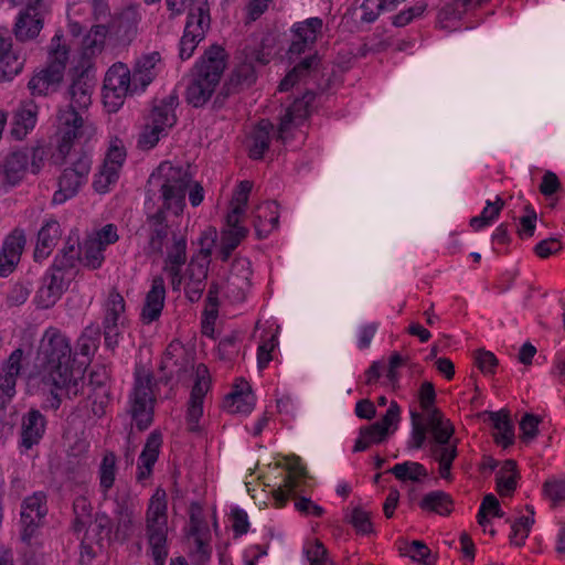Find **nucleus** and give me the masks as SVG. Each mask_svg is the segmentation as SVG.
<instances>
[{
    "label": "nucleus",
    "instance_id": "nucleus-55",
    "mask_svg": "<svg viewBox=\"0 0 565 565\" xmlns=\"http://www.w3.org/2000/svg\"><path fill=\"white\" fill-rule=\"evenodd\" d=\"M534 524V518L532 516H520L512 525V533L510 535V542L515 546H522L527 539L531 527Z\"/></svg>",
    "mask_w": 565,
    "mask_h": 565
},
{
    "label": "nucleus",
    "instance_id": "nucleus-43",
    "mask_svg": "<svg viewBox=\"0 0 565 565\" xmlns=\"http://www.w3.org/2000/svg\"><path fill=\"white\" fill-rule=\"evenodd\" d=\"M247 233V228H226L222 232L220 245V258L222 262H226L230 258L232 252L246 237Z\"/></svg>",
    "mask_w": 565,
    "mask_h": 565
},
{
    "label": "nucleus",
    "instance_id": "nucleus-16",
    "mask_svg": "<svg viewBox=\"0 0 565 565\" xmlns=\"http://www.w3.org/2000/svg\"><path fill=\"white\" fill-rule=\"evenodd\" d=\"M81 255L82 245L79 243V237L77 235H70L63 247L56 254L50 269L73 280L78 273Z\"/></svg>",
    "mask_w": 565,
    "mask_h": 565
},
{
    "label": "nucleus",
    "instance_id": "nucleus-33",
    "mask_svg": "<svg viewBox=\"0 0 565 565\" xmlns=\"http://www.w3.org/2000/svg\"><path fill=\"white\" fill-rule=\"evenodd\" d=\"M489 420L493 424L497 434H494V440L498 445L503 448H508L514 441V428L509 417V413L505 411L500 412H484Z\"/></svg>",
    "mask_w": 565,
    "mask_h": 565
},
{
    "label": "nucleus",
    "instance_id": "nucleus-53",
    "mask_svg": "<svg viewBox=\"0 0 565 565\" xmlns=\"http://www.w3.org/2000/svg\"><path fill=\"white\" fill-rule=\"evenodd\" d=\"M226 396H231V398L243 396V398L245 399H243L241 411H243L244 413H252L255 407L256 397L253 394L250 385L244 379L237 380L236 383L233 385L232 392L228 393Z\"/></svg>",
    "mask_w": 565,
    "mask_h": 565
},
{
    "label": "nucleus",
    "instance_id": "nucleus-52",
    "mask_svg": "<svg viewBox=\"0 0 565 565\" xmlns=\"http://www.w3.org/2000/svg\"><path fill=\"white\" fill-rule=\"evenodd\" d=\"M226 396H231V398L243 396V398L245 399H243L241 411H243L244 413H252L255 407L256 397L253 394L250 385L244 379L237 380L236 383L233 385L232 392L228 393Z\"/></svg>",
    "mask_w": 565,
    "mask_h": 565
},
{
    "label": "nucleus",
    "instance_id": "nucleus-26",
    "mask_svg": "<svg viewBox=\"0 0 565 565\" xmlns=\"http://www.w3.org/2000/svg\"><path fill=\"white\" fill-rule=\"evenodd\" d=\"M161 445L162 435L158 430L150 433L138 459L137 481L142 482L151 476Z\"/></svg>",
    "mask_w": 565,
    "mask_h": 565
},
{
    "label": "nucleus",
    "instance_id": "nucleus-17",
    "mask_svg": "<svg viewBox=\"0 0 565 565\" xmlns=\"http://www.w3.org/2000/svg\"><path fill=\"white\" fill-rule=\"evenodd\" d=\"M25 58L13 47L12 38L6 28H0V81H10L24 66Z\"/></svg>",
    "mask_w": 565,
    "mask_h": 565
},
{
    "label": "nucleus",
    "instance_id": "nucleus-7",
    "mask_svg": "<svg viewBox=\"0 0 565 565\" xmlns=\"http://www.w3.org/2000/svg\"><path fill=\"white\" fill-rule=\"evenodd\" d=\"M167 493L158 488L149 500L146 512V537L156 565H164L168 557Z\"/></svg>",
    "mask_w": 565,
    "mask_h": 565
},
{
    "label": "nucleus",
    "instance_id": "nucleus-22",
    "mask_svg": "<svg viewBox=\"0 0 565 565\" xmlns=\"http://www.w3.org/2000/svg\"><path fill=\"white\" fill-rule=\"evenodd\" d=\"M25 235L14 230L3 242L0 250V276L8 277L15 269L25 245Z\"/></svg>",
    "mask_w": 565,
    "mask_h": 565
},
{
    "label": "nucleus",
    "instance_id": "nucleus-47",
    "mask_svg": "<svg viewBox=\"0 0 565 565\" xmlns=\"http://www.w3.org/2000/svg\"><path fill=\"white\" fill-rule=\"evenodd\" d=\"M99 375L97 373L92 372L89 374V380L86 382L85 377H74V381H81L78 388V394L86 395L88 399L93 398V396L98 397H107V387L105 383L98 379Z\"/></svg>",
    "mask_w": 565,
    "mask_h": 565
},
{
    "label": "nucleus",
    "instance_id": "nucleus-10",
    "mask_svg": "<svg viewBox=\"0 0 565 565\" xmlns=\"http://www.w3.org/2000/svg\"><path fill=\"white\" fill-rule=\"evenodd\" d=\"M46 157L47 150L43 146L11 151L0 166L4 181L15 185L25 177L29 170L34 174L39 173Z\"/></svg>",
    "mask_w": 565,
    "mask_h": 565
},
{
    "label": "nucleus",
    "instance_id": "nucleus-23",
    "mask_svg": "<svg viewBox=\"0 0 565 565\" xmlns=\"http://www.w3.org/2000/svg\"><path fill=\"white\" fill-rule=\"evenodd\" d=\"M166 300L164 279L161 276L152 278L151 288L146 295L145 303L141 310V320L150 324L161 316Z\"/></svg>",
    "mask_w": 565,
    "mask_h": 565
},
{
    "label": "nucleus",
    "instance_id": "nucleus-21",
    "mask_svg": "<svg viewBox=\"0 0 565 565\" xmlns=\"http://www.w3.org/2000/svg\"><path fill=\"white\" fill-rule=\"evenodd\" d=\"M316 98V93L307 90L300 98H296L294 103L286 109L285 115L280 118L277 139L285 141L286 132L292 125L301 124L310 113V106Z\"/></svg>",
    "mask_w": 565,
    "mask_h": 565
},
{
    "label": "nucleus",
    "instance_id": "nucleus-13",
    "mask_svg": "<svg viewBox=\"0 0 565 565\" xmlns=\"http://www.w3.org/2000/svg\"><path fill=\"white\" fill-rule=\"evenodd\" d=\"M24 352L18 348L0 366V412L4 411L15 395L18 376L22 369Z\"/></svg>",
    "mask_w": 565,
    "mask_h": 565
},
{
    "label": "nucleus",
    "instance_id": "nucleus-3",
    "mask_svg": "<svg viewBox=\"0 0 565 565\" xmlns=\"http://www.w3.org/2000/svg\"><path fill=\"white\" fill-rule=\"evenodd\" d=\"M93 84L87 75L79 74L68 88L70 104L57 113V152L65 159L75 139H89L95 128L88 121L86 113L92 104Z\"/></svg>",
    "mask_w": 565,
    "mask_h": 565
},
{
    "label": "nucleus",
    "instance_id": "nucleus-28",
    "mask_svg": "<svg viewBox=\"0 0 565 565\" xmlns=\"http://www.w3.org/2000/svg\"><path fill=\"white\" fill-rule=\"evenodd\" d=\"M191 366L192 359L184 347L179 341H172L163 353L160 370H169L171 374L175 373L180 376L182 373L188 372Z\"/></svg>",
    "mask_w": 565,
    "mask_h": 565
},
{
    "label": "nucleus",
    "instance_id": "nucleus-29",
    "mask_svg": "<svg viewBox=\"0 0 565 565\" xmlns=\"http://www.w3.org/2000/svg\"><path fill=\"white\" fill-rule=\"evenodd\" d=\"M62 235L60 223L54 220H47L38 233V242L34 249V258L42 260L49 257Z\"/></svg>",
    "mask_w": 565,
    "mask_h": 565
},
{
    "label": "nucleus",
    "instance_id": "nucleus-32",
    "mask_svg": "<svg viewBox=\"0 0 565 565\" xmlns=\"http://www.w3.org/2000/svg\"><path fill=\"white\" fill-rule=\"evenodd\" d=\"M320 64V58L315 54H310L302 58L299 63H297L288 73L287 75L281 79L279 84V90L280 92H287L291 87L295 86L298 82L307 78L311 75L312 72L318 70Z\"/></svg>",
    "mask_w": 565,
    "mask_h": 565
},
{
    "label": "nucleus",
    "instance_id": "nucleus-63",
    "mask_svg": "<svg viewBox=\"0 0 565 565\" xmlns=\"http://www.w3.org/2000/svg\"><path fill=\"white\" fill-rule=\"evenodd\" d=\"M543 492L553 505L565 501V479H548L544 482Z\"/></svg>",
    "mask_w": 565,
    "mask_h": 565
},
{
    "label": "nucleus",
    "instance_id": "nucleus-37",
    "mask_svg": "<svg viewBox=\"0 0 565 565\" xmlns=\"http://www.w3.org/2000/svg\"><path fill=\"white\" fill-rule=\"evenodd\" d=\"M257 74L255 71L254 63L242 62L231 73L227 81L231 85L235 86L238 93L249 88L255 84Z\"/></svg>",
    "mask_w": 565,
    "mask_h": 565
},
{
    "label": "nucleus",
    "instance_id": "nucleus-25",
    "mask_svg": "<svg viewBox=\"0 0 565 565\" xmlns=\"http://www.w3.org/2000/svg\"><path fill=\"white\" fill-rule=\"evenodd\" d=\"M250 264L247 259H236L226 281V294L234 301H242L249 288Z\"/></svg>",
    "mask_w": 565,
    "mask_h": 565
},
{
    "label": "nucleus",
    "instance_id": "nucleus-5",
    "mask_svg": "<svg viewBox=\"0 0 565 565\" xmlns=\"http://www.w3.org/2000/svg\"><path fill=\"white\" fill-rule=\"evenodd\" d=\"M424 411L426 412L425 425L431 433V439L428 441L429 455L438 463L440 478L451 481L452 462L458 456V439H452L454 426L436 407Z\"/></svg>",
    "mask_w": 565,
    "mask_h": 565
},
{
    "label": "nucleus",
    "instance_id": "nucleus-50",
    "mask_svg": "<svg viewBox=\"0 0 565 565\" xmlns=\"http://www.w3.org/2000/svg\"><path fill=\"white\" fill-rule=\"evenodd\" d=\"M33 280L28 275L20 280H18L7 296V301L10 306H21L23 305L32 290Z\"/></svg>",
    "mask_w": 565,
    "mask_h": 565
},
{
    "label": "nucleus",
    "instance_id": "nucleus-4",
    "mask_svg": "<svg viewBox=\"0 0 565 565\" xmlns=\"http://www.w3.org/2000/svg\"><path fill=\"white\" fill-rule=\"evenodd\" d=\"M226 56L220 45H212L204 52L185 90L188 104L199 108L211 99L226 67Z\"/></svg>",
    "mask_w": 565,
    "mask_h": 565
},
{
    "label": "nucleus",
    "instance_id": "nucleus-20",
    "mask_svg": "<svg viewBox=\"0 0 565 565\" xmlns=\"http://www.w3.org/2000/svg\"><path fill=\"white\" fill-rule=\"evenodd\" d=\"M50 12V7L44 10L23 9L15 21L13 33L18 41L25 42L35 39L43 29L44 18Z\"/></svg>",
    "mask_w": 565,
    "mask_h": 565
},
{
    "label": "nucleus",
    "instance_id": "nucleus-40",
    "mask_svg": "<svg viewBox=\"0 0 565 565\" xmlns=\"http://www.w3.org/2000/svg\"><path fill=\"white\" fill-rule=\"evenodd\" d=\"M116 455L107 451L99 466V487L104 500L108 498V492L113 488L116 477Z\"/></svg>",
    "mask_w": 565,
    "mask_h": 565
},
{
    "label": "nucleus",
    "instance_id": "nucleus-2",
    "mask_svg": "<svg viewBox=\"0 0 565 565\" xmlns=\"http://www.w3.org/2000/svg\"><path fill=\"white\" fill-rule=\"evenodd\" d=\"M70 340L60 329L50 327L43 333L34 359L35 376L46 386L65 390L70 397L78 395L81 381L73 380Z\"/></svg>",
    "mask_w": 565,
    "mask_h": 565
},
{
    "label": "nucleus",
    "instance_id": "nucleus-14",
    "mask_svg": "<svg viewBox=\"0 0 565 565\" xmlns=\"http://www.w3.org/2000/svg\"><path fill=\"white\" fill-rule=\"evenodd\" d=\"M114 502V539L125 542L131 536L134 529V503L130 491L127 488L122 490L118 488Z\"/></svg>",
    "mask_w": 565,
    "mask_h": 565
},
{
    "label": "nucleus",
    "instance_id": "nucleus-19",
    "mask_svg": "<svg viewBox=\"0 0 565 565\" xmlns=\"http://www.w3.org/2000/svg\"><path fill=\"white\" fill-rule=\"evenodd\" d=\"M46 429L45 416L35 408H31L21 418L20 446L30 450L43 438Z\"/></svg>",
    "mask_w": 565,
    "mask_h": 565
},
{
    "label": "nucleus",
    "instance_id": "nucleus-31",
    "mask_svg": "<svg viewBox=\"0 0 565 565\" xmlns=\"http://www.w3.org/2000/svg\"><path fill=\"white\" fill-rule=\"evenodd\" d=\"M103 308V327H126V302L116 289L109 291Z\"/></svg>",
    "mask_w": 565,
    "mask_h": 565
},
{
    "label": "nucleus",
    "instance_id": "nucleus-42",
    "mask_svg": "<svg viewBox=\"0 0 565 565\" xmlns=\"http://www.w3.org/2000/svg\"><path fill=\"white\" fill-rule=\"evenodd\" d=\"M388 472L393 473L395 478L401 481L409 480L417 482L422 478H426L428 476L427 469L424 467V465L415 461L397 463L391 468Z\"/></svg>",
    "mask_w": 565,
    "mask_h": 565
},
{
    "label": "nucleus",
    "instance_id": "nucleus-45",
    "mask_svg": "<svg viewBox=\"0 0 565 565\" xmlns=\"http://www.w3.org/2000/svg\"><path fill=\"white\" fill-rule=\"evenodd\" d=\"M186 263V237L181 233L172 234V245L168 247L164 265L183 266Z\"/></svg>",
    "mask_w": 565,
    "mask_h": 565
},
{
    "label": "nucleus",
    "instance_id": "nucleus-49",
    "mask_svg": "<svg viewBox=\"0 0 565 565\" xmlns=\"http://www.w3.org/2000/svg\"><path fill=\"white\" fill-rule=\"evenodd\" d=\"M412 436L408 441V448L420 449L427 439V426L424 423L423 415L416 411L411 412Z\"/></svg>",
    "mask_w": 565,
    "mask_h": 565
},
{
    "label": "nucleus",
    "instance_id": "nucleus-12",
    "mask_svg": "<svg viewBox=\"0 0 565 565\" xmlns=\"http://www.w3.org/2000/svg\"><path fill=\"white\" fill-rule=\"evenodd\" d=\"M90 168V156L79 153L78 157L72 161L71 167L65 168L58 178V190L53 195V203L63 204L68 199L75 196L81 186L87 182Z\"/></svg>",
    "mask_w": 565,
    "mask_h": 565
},
{
    "label": "nucleus",
    "instance_id": "nucleus-38",
    "mask_svg": "<svg viewBox=\"0 0 565 565\" xmlns=\"http://www.w3.org/2000/svg\"><path fill=\"white\" fill-rule=\"evenodd\" d=\"M104 250L100 242L88 237L82 246L81 264L90 270L98 269L105 260Z\"/></svg>",
    "mask_w": 565,
    "mask_h": 565
},
{
    "label": "nucleus",
    "instance_id": "nucleus-46",
    "mask_svg": "<svg viewBox=\"0 0 565 565\" xmlns=\"http://www.w3.org/2000/svg\"><path fill=\"white\" fill-rule=\"evenodd\" d=\"M396 6L394 0H364L361 4V21L372 23L382 11L393 10Z\"/></svg>",
    "mask_w": 565,
    "mask_h": 565
},
{
    "label": "nucleus",
    "instance_id": "nucleus-59",
    "mask_svg": "<svg viewBox=\"0 0 565 565\" xmlns=\"http://www.w3.org/2000/svg\"><path fill=\"white\" fill-rule=\"evenodd\" d=\"M119 178V172L114 168L102 166L98 173L95 174L93 188L98 193H106L109 191L111 184H115Z\"/></svg>",
    "mask_w": 565,
    "mask_h": 565
},
{
    "label": "nucleus",
    "instance_id": "nucleus-8",
    "mask_svg": "<svg viewBox=\"0 0 565 565\" xmlns=\"http://www.w3.org/2000/svg\"><path fill=\"white\" fill-rule=\"evenodd\" d=\"M157 385L151 372L137 366L135 371L134 388L129 396L130 415L139 430H146L153 422Z\"/></svg>",
    "mask_w": 565,
    "mask_h": 565
},
{
    "label": "nucleus",
    "instance_id": "nucleus-15",
    "mask_svg": "<svg viewBox=\"0 0 565 565\" xmlns=\"http://www.w3.org/2000/svg\"><path fill=\"white\" fill-rule=\"evenodd\" d=\"M72 279L63 276L62 274L49 269L42 278V284L34 297L36 307L41 309H49L53 307L67 289Z\"/></svg>",
    "mask_w": 565,
    "mask_h": 565
},
{
    "label": "nucleus",
    "instance_id": "nucleus-27",
    "mask_svg": "<svg viewBox=\"0 0 565 565\" xmlns=\"http://www.w3.org/2000/svg\"><path fill=\"white\" fill-rule=\"evenodd\" d=\"M36 116L38 106L33 100L21 102L12 117L11 135L15 139L22 140L35 127Z\"/></svg>",
    "mask_w": 565,
    "mask_h": 565
},
{
    "label": "nucleus",
    "instance_id": "nucleus-41",
    "mask_svg": "<svg viewBox=\"0 0 565 565\" xmlns=\"http://www.w3.org/2000/svg\"><path fill=\"white\" fill-rule=\"evenodd\" d=\"M46 494L42 491L26 497L21 505V518L43 520L47 513Z\"/></svg>",
    "mask_w": 565,
    "mask_h": 565
},
{
    "label": "nucleus",
    "instance_id": "nucleus-56",
    "mask_svg": "<svg viewBox=\"0 0 565 565\" xmlns=\"http://www.w3.org/2000/svg\"><path fill=\"white\" fill-rule=\"evenodd\" d=\"M126 149L122 143V141L118 138H115L110 142V147L108 148V151L106 153L104 166H107L109 168H114L115 171L119 172L121 166L124 164L126 160Z\"/></svg>",
    "mask_w": 565,
    "mask_h": 565
},
{
    "label": "nucleus",
    "instance_id": "nucleus-60",
    "mask_svg": "<svg viewBox=\"0 0 565 565\" xmlns=\"http://www.w3.org/2000/svg\"><path fill=\"white\" fill-rule=\"evenodd\" d=\"M349 522L359 534L366 535L373 532L370 513L359 507L351 511Z\"/></svg>",
    "mask_w": 565,
    "mask_h": 565
},
{
    "label": "nucleus",
    "instance_id": "nucleus-11",
    "mask_svg": "<svg viewBox=\"0 0 565 565\" xmlns=\"http://www.w3.org/2000/svg\"><path fill=\"white\" fill-rule=\"evenodd\" d=\"M139 92L130 68L121 62L113 64L106 72L103 86L104 104L108 111L116 113L128 95Z\"/></svg>",
    "mask_w": 565,
    "mask_h": 565
},
{
    "label": "nucleus",
    "instance_id": "nucleus-36",
    "mask_svg": "<svg viewBox=\"0 0 565 565\" xmlns=\"http://www.w3.org/2000/svg\"><path fill=\"white\" fill-rule=\"evenodd\" d=\"M424 511L435 512L439 515H448L452 511L454 501L451 497L444 491H431L425 494L419 502Z\"/></svg>",
    "mask_w": 565,
    "mask_h": 565
},
{
    "label": "nucleus",
    "instance_id": "nucleus-18",
    "mask_svg": "<svg viewBox=\"0 0 565 565\" xmlns=\"http://www.w3.org/2000/svg\"><path fill=\"white\" fill-rule=\"evenodd\" d=\"M322 29V20L320 18H309L302 22H298L292 26V41L288 50L289 58L292 55H300L317 41L318 34Z\"/></svg>",
    "mask_w": 565,
    "mask_h": 565
},
{
    "label": "nucleus",
    "instance_id": "nucleus-35",
    "mask_svg": "<svg viewBox=\"0 0 565 565\" xmlns=\"http://www.w3.org/2000/svg\"><path fill=\"white\" fill-rule=\"evenodd\" d=\"M273 124L269 120L263 119L256 126L252 134V145L249 146V158L260 160L264 153L269 148L270 134L273 131Z\"/></svg>",
    "mask_w": 565,
    "mask_h": 565
},
{
    "label": "nucleus",
    "instance_id": "nucleus-24",
    "mask_svg": "<svg viewBox=\"0 0 565 565\" xmlns=\"http://www.w3.org/2000/svg\"><path fill=\"white\" fill-rule=\"evenodd\" d=\"M161 62L159 52L146 53L139 56L131 71V76L139 92L152 83L158 75V64Z\"/></svg>",
    "mask_w": 565,
    "mask_h": 565
},
{
    "label": "nucleus",
    "instance_id": "nucleus-39",
    "mask_svg": "<svg viewBox=\"0 0 565 565\" xmlns=\"http://www.w3.org/2000/svg\"><path fill=\"white\" fill-rule=\"evenodd\" d=\"M386 437V428L382 427V424L373 423L370 426H363L360 428L353 451H364L371 445L382 443Z\"/></svg>",
    "mask_w": 565,
    "mask_h": 565
},
{
    "label": "nucleus",
    "instance_id": "nucleus-51",
    "mask_svg": "<svg viewBox=\"0 0 565 565\" xmlns=\"http://www.w3.org/2000/svg\"><path fill=\"white\" fill-rule=\"evenodd\" d=\"M196 379L191 391L190 401L203 404L205 394L210 388V374L209 370L204 364L196 366Z\"/></svg>",
    "mask_w": 565,
    "mask_h": 565
},
{
    "label": "nucleus",
    "instance_id": "nucleus-34",
    "mask_svg": "<svg viewBox=\"0 0 565 565\" xmlns=\"http://www.w3.org/2000/svg\"><path fill=\"white\" fill-rule=\"evenodd\" d=\"M257 221L254 224L258 239L267 237V235L278 227L279 214L278 203L275 201L266 202L258 207Z\"/></svg>",
    "mask_w": 565,
    "mask_h": 565
},
{
    "label": "nucleus",
    "instance_id": "nucleus-6",
    "mask_svg": "<svg viewBox=\"0 0 565 565\" xmlns=\"http://www.w3.org/2000/svg\"><path fill=\"white\" fill-rule=\"evenodd\" d=\"M170 17L174 18L184 12L188 8V20L183 36L180 40L181 60L192 56L198 44L205 38L210 29V7L207 0H166Z\"/></svg>",
    "mask_w": 565,
    "mask_h": 565
},
{
    "label": "nucleus",
    "instance_id": "nucleus-64",
    "mask_svg": "<svg viewBox=\"0 0 565 565\" xmlns=\"http://www.w3.org/2000/svg\"><path fill=\"white\" fill-rule=\"evenodd\" d=\"M306 556L310 565H332L327 548L319 540L306 548Z\"/></svg>",
    "mask_w": 565,
    "mask_h": 565
},
{
    "label": "nucleus",
    "instance_id": "nucleus-30",
    "mask_svg": "<svg viewBox=\"0 0 565 565\" xmlns=\"http://www.w3.org/2000/svg\"><path fill=\"white\" fill-rule=\"evenodd\" d=\"M178 105V97L169 95L156 104L148 118V122L159 126L161 130L168 131L177 122L174 109Z\"/></svg>",
    "mask_w": 565,
    "mask_h": 565
},
{
    "label": "nucleus",
    "instance_id": "nucleus-44",
    "mask_svg": "<svg viewBox=\"0 0 565 565\" xmlns=\"http://www.w3.org/2000/svg\"><path fill=\"white\" fill-rule=\"evenodd\" d=\"M503 207L504 201L500 196H497L494 202L487 201L481 214L470 220V226L476 231L489 226L499 217Z\"/></svg>",
    "mask_w": 565,
    "mask_h": 565
},
{
    "label": "nucleus",
    "instance_id": "nucleus-57",
    "mask_svg": "<svg viewBox=\"0 0 565 565\" xmlns=\"http://www.w3.org/2000/svg\"><path fill=\"white\" fill-rule=\"evenodd\" d=\"M166 135V130H161L159 126L147 121L138 138V148L142 150H150L156 147L160 138Z\"/></svg>",
    "mask_w": 565,
    "mask_h": 565
},
{
    "label": "nucleus",
    "instance_id": "nucleus-58",
    "mask_svg": "<svg viewBox=\"0 0 565 565\" xmlns=\"http://www.w3.org/2000/svg\"><path fill=\"white\" fill-rule=\"evenodd\" d=\"M488 513H491L497 518H502L504 515L500 508L499 500L492 493L484 495L477 515L478 523L483 527L489 523L487 518Z\"/></svg>",
    "mask_w": 565,
    "mask_h": 565
},
{
    "label": "nucleus",
    "instance_id": "nucleus-62",
    "mask_svg": "<svg viewBox=\"0 0 565 565\" xmlns=\"http://www.w3.org/2000/svg\"><path fill=\"white\" fill-rule=\"evenodd\" d=\"M475 363L483 374L490 375L495 373L499 361L491 351L478 349L475 352Z\"/></svg>",
    "mask_w": 565,
    "mask_h": 565
},
{
    "label": "nucleus",
    "instance_id": "nucleus-48",
    "mask_svg": "<svg viewBox=\"0 0 565 565\" xmlns=\"http://www.w3.org/2000/svg\"><path fill=\"white\" fill-rule=\"evenodd\" d=\"M203 250V256L192 257L186 268V282L206 281L210 265L209 249L204 247Z\"/></svg>",
    "mask_w": 565,
    "mask_h": 565
},
{
    "label": "nucleus",
    "instance_id": "nucleus-1",
    "mask_svg": "<svg viewBox=\"0 0 565 565\" xmlns=\"http://www.w3.org/2000/svg\"><path fill=\"white\" fill-rule=\"evenodd\" d=\"M151 179L161 180L162 206L146 218L148 242L145 253L148 256H161L169 236L175 233L167 223V211L179 215L185 206V193L191 182V175L182 167H174L169 162L161 163Z\"/></svg>",
    "mask_w": 565,
    "mask_h": 565
},
{
    "label": "nucleus",
    "instance_id": "nucleus-9",
    "mask_svg": "<svg viewBox=\"0 0 565 565\" xmlns=\"http://www.w3.org/2000/svg\"><path fill=\"white\" fill-rule=\"evenodd\" d=\"M62 35L55 34L51 40L47 67L35 74L28 84L33 96H44L54 90L64 76L68 61V49L61 44Z\"/></svg>",
    "mask_w": 565,
    "mask_h": 565
},
{
    "label": "nucleus",
    "instance_id": "nucleus-54",
    "mask_svg": "<svg viewBox=\"0 0 565 565\" xmlns=\"http://www.w3.org/2000/svg\"><path fill=\"white\" fill-rule=\"evenodd\" d=\"M116 35L120 43L129 44L137 35V21L135 18L130 15H121L117 19L116 24Z\"/></svg>",
    "mask_w": 565,
    "mask_h": 565
},
{
    "label": "nucleus",
    "instance_id": "nucleus-61",
    "mask_svg": "<svg viewBox=\"0 0 565 565\" xmlns=\"http://www.w3.org/2000/svg\"><path fill=\"white\" fill-rule=\"evenodd\" d=\"M106 34L107 28L104 24L92 26L90 31L84 36V49L90 53H95L96 50H102Z\"/></svg>",
    "mask_w": 565,
    "mask_h": 565
}]
</instances>
